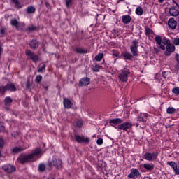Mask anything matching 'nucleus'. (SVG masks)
Here are the masks:
<instances>
[{
    "mask_svg": "<svg viewBox=\"0 0 179 179\" xmlns=\"http://www.w3.org/2000/svg\"><path fill=\"white\" fill-rule=\"evenodd\" d=\"M40 153H41V150L40 148L35 149L31 154L24 155H20L17 158V161L22 164H24V163H28V162H31L34 157H37L40 156Z\"/></svg>",
    "mask_w": 179,
    "mask_h": 179,
    "instance_id": "f257e3e1",
    "label": "nucleus"
},
{
    "mask_svg": "<svg viewBox=\"0 0 179 179\" xmlns=\"http://www.w3.org/2000/svg\"><path fill=\"white\" fill-rule=\"evenodd\" d=\"M49 167H55L57 170L62 169V160L58 157L53 156L52 161L48 162Z\"/></svg>",
    "mask_w": 179,
    "mask_h": 179,
    "instance_id": "f03ea898",
    "label": "nucleus"
},
{
    "mask_svg": "<svg viewBox=\"0 0 179 179\" xmlns=\"http://www.w3.org/2000/svg\"><path fill=\"white\" fill-rule=\"evenodd\" d=\"M158 156L159 152H145L143 155V159H145V160H148V162H154V160L157 159Z\"/></svg>",
    "mask_w": 179,
    "mask_h": 179,
    "instance_id": "7ed1b4c3",
    "label": "nucleus"
},
{
    "mask_svg": "<svg viewBox=\"0 0 179 179\" xmlns=\"http://www.w3.org/2000/svg\"><path fill=\"white\" fill-rule=\"evenodd\" d=\"M138 44H139V41L138 39L134 40L130 47L131 52L134 57H138Z\"/></svg>",
    "mask_w": 179,
    "mask_h": 179,
    "instance_id": "20e7f679",
    "label": "nucleus"
},
{
    "mask_svg": "<svg viewBox=\"0 0 179 179\" xmlns=\"http://www.w3.org/2000/svg\"><path fill=\"white\" fill-rule=\"evenodd\" d=\"M25 54L28 57V59H31L33 62H37V61H38V55H35L34 52L31 50H27Z\"/></svg>",
    "mask_w": 179,
    "mask_h": 179,
    "instance_id": "39448f33",
    "label": "nucleus"
},
{
    "mask_svg": "<svg viewBox=\"0 0 179 179\" xmlns=\"http://www.w3.org/2000/svg\"><path fill=\"white\" fill-rule=\"evenodd\" d=\"M129 70H122V72L119 73V79L122 80V82H127L128 80V75H129Z\"/></svg>",
    "mask_w": 179,
    "mask_h": 179,
    "instance_id": "423d86ee",
    "label": "nucleus"
},
{
    "mask_svg": "<svg viewBox=\"0 0 179 179\" xmlns=\"http://www.w3.org/2000/svg\"><path fill=\"white\" fill-rule=\"evenodd\" d=\"M129 178L136 179L138 177H141V173L137 169L132 168L130 171V174L127 176Z\"/></svg>",
    "mask_w": 179,
    "mask_h": 179,
    "instance_id": "0eeeda50",
    "label": "nucleus"
},
{
    "mask_svg": "<svg viewBox=\"0 0 179 179\" xmlns=\"http://www.w3.org/2000/svg\"><path fill=\"white\" fill-rule=\"evenodd\" d=\"M10 24L11 26H13L14 27H16L17 30H24V24H19V22H17V20L16 19H12L10 20Z\"/></svg>",
    "mask_w": 179,
    "mask_h": 179,
    "instance_id": "6e6552de",
    "label": "nucleus"
},
{
    "mask_svg": "<svg viewBox=\"0 0 179 179\" xmlns=\"http://www.w3.org/2000/svg\"><path fill=\"white\" fill-rule=\"evenodd\" d=\"M131 128H132V123L129 122L122 123L117 126V129L121 131H128V129H131Z\"/></svg>",
    "mask_w": 179,
    "mask_h": 179,
    "instance_id": "1a4fd4ad",
    "label": "nucleus"
},
{
    "mask_svg": "<svg viewBox=\"0 0 179 179\" xmlns=\"http://www.w3.org/2000/svg\"><path fill=\"white\" fill-rule=\"evenodd\" d=\"M74 138L78 143H89V138L83 136L75 135Z\"/></svg>",
    "mask_w": 179,
    "mask_h": 179,
    "instance_id": "9d476101",
    "label": "nucleus"
},
{
    "mask_svg": "<svg viewBox=\"0 0 179 179\" xmlns=\"http://www.w3.org/2000/svg\"><path fill=\"white\" fill-rule=\"evenodd\" d=\"M174 51H176V46H174V44L173 43L168 44L166 45V50L165 51L164 54L165 55L169 57V55H170L171 52H174Z\"/></svg>",
    "mask_w": 179,
    "mask_h": 179,
    "instance_id": "9b49d317",
    "label": "nucleus"
},
{
    "mask_svg": "<svg viewBox=\"0 0 179 179\" xmlns=\"http://www.w3.org/2000/svg\"><path fill=\"white\" fill-rule=\"evenodd\" d=\"M90 83V78L87 77H84L80 80L78 86H80V87H82L83 86H87V85H89Z\"/></svg>",
    "mask_w": 179,
    "mask_h": 179,
    "instance_id": "f8f14e48",
    "label": "nucleus"
},
{
    "mask_svg": "<svg viewBox=\"0 0 179 179\" xmlns=\"http://www.w3.org/2000/svg\"><path fill=\"white\" fill-rule=\"evenodd\" d=\"M3 170H4L6 173H13V171L16 170V167L10 164H7L3 166Z\"/></svg>",
    "mask_w": 179,
    "mask_h": 179,
    "instance_id": "ddd939ff",
    "label": "nucleus"
},
{
    "mask_svg": "<svg viewBox=\"0 0 179 179\" xmlns=\"http://www.w3.org/2000/svg\"><path fill=\"white\" fill-rule=\"evenodd\" d=\"M168 26L172 30H174L177 27V22L174 18H170L168 21Z\"/></svg>",
    "mask_w": 179,
    "mask_h": 179,
    "instance_id": "4468645a",
    "label": "nucleus"
},
{
    "mask_svg": "<svg viewBox=\"0 0 179 179\" xmlns=\"http://www.w3.org/2000/svg\"><path fill=\"white\" fill-rule=\"evenodd\" d=\"M123 121L120 118L111 119L109 121V124H110L111 127H114V125H118V124H122Z\"/></svg>",
    "mask_w": 179,
    "mask_h": 179,
    "instance_id": "2eb2a0df",
    "label": "nucleus"
},
{
    "mask_svg": "<svg viewBox=\"0 0 179 179\" xmlns=\"http://www.w3.org/2000/svg\"><path fill=\"white\" fill-rule=\"evenodd\" d=\"M137 121H138V122H146V121H148V113H141Z\"/></svg>",
    "mask_w": 179,
    "mask_h": 179,
    "instance_id": "dca6fc26",
    "label": "nucleus"
},
{
    "mask_svg": "<svg viewBox=\"0 0 179 179\" xmlns=\"http://www.w3.org/2000/svg\"><path fill=\"white\" fill-rule=\"evenodd\" d=\"M169 15L173 17L178 16L179 11L176 8V7L172 6L171 8H169Z\"/></svg>",
    "mask_w": 179,
    "mask_h": 179,
    "instance_id": "f3484780",
    "label": "nucleus"
},
{
    "mask_svg": "<svg viewBox=\"0 0 179 179\" xmlns=\"http://www.w3.org/2000/svg\"><path fill=\"white\" fill-rule=\"evenodd\" d=\"M122 57L123 59H127L128 61H131V60H132V58H134V55H132L129 52H123L122 54Z\"/></svg>",
    "mask_w": 179,
    "mask_h": 179,
    "instance_id": "a211bd4d",
    "label": "nucleus"
},
{
    "mask_svg": "<svg viewBox=\"0 0 179 179\" xmlns=\"http://www.w3.org/2000/svg\"><path fill=\"white\" fill-rule=\"evenodd\" d=\"M63 104L64 106V107L66 108H71L73 106L72 102L71 101V100L68 99H64L63 101Z\"/></svg>",
    "mask_w": 179,
    "mask_h": 179,
    "instance_id": "6ab92c4d",
    "label": "nucleus"
},
{
    "mask_svg": "<svg viewBox=\"0 0 179 179\" xmlns=\"http://www.w3.org/2000/svg\"><path fill=\"white\" fill-rule=\"evenodd\" d=\"M7 87V90H9V92H16V87L15 86V84L13 83H8L6 85Z\"/></svg>",
    "mask_w": 179,
    "mask_h": 179,
    "instance_id": "aec40b11",
    "label": "nucleus"
},
{
    "mask_svg": "<svg viewBox=\"0 0 179 179\" xmlns=\"http://www.w3.org/2000/svg\"><path fill=\"white\" fill-rule=\"evenodd\" d=\"M143 167L144 169H145V170H148V171H152V170L155 169V164H153L152 163L144 164Z\"/></svg>",
    "mask_w": 179,
    "mask_h": 179,
    "instance_id": "412c9836",
    "label": "nucleus"
},
{
    "mask_svg": "<svg viewBox=\"0 0 179 179\" xmlns=\"http://www.w3.org/2000/svg\"><path fill=\"white\" fill-rule=\"evenodd\" d=\"M38 42L36 40L31 41L29 43V46L31 48H33V50H36V48H38Z\"/></svg>",
    "mask_w": 179,
    "mask_h": 179,
    "instance_id": "4be33fe9",
    "label": "nucleus"
},
{
    "mask_svg": "<svg viewBox=\"0 0 179 179\" xmlns=\"http://www.w3.org/2000/svg\"><path fill=\"white\" fill-rule=\"evenodd\" d=\"M122 22L124 24H128L131 22V16L126 15L122 16Z\"/></svg>",
    "mask_w": 179,
    "mask_h": 179,
    "instance_id": "5701e85b",
    "label": "nucleus"
},
{
    "mask_svg": "<svg viewBox=\"0 0 179 179\" xmlns=\"http://www.w3.org/2000/svg\"><path fill=\"white\" fill-rule=\"evenodd\" d=\"M13 101V100H12V98H10V96H7L4 99V104L7 107L10 106V104H12Z\"/></svg>",
    "mask_w": 179,
    "mask_h": 179,
    "instance_id": "b1692460",
    "label": "nucleus"
},
{
    "mask_svg": "<svg viewBox=\"0 0 179 179\" xmlns=\"http://www.w3.org/2000/svg\"><path fill=\"white\" fill-rule=\"evenodd\" d=\"M26 10H27V13L30 15V13H34V12H36V8H34V6H29L27 8Z\"/></svg>",
    "mask_w": 179,
    "mask_h": 179,
    "instance_id": "393cba45",
    "label": "nucleus"
},
{
    "mask_svg": "<svg viewBox=\"0 0 179 179\" xmlns=\"http://www.w3.org/2000/svg\"><path fill=\"white\" fill-rule=\"evenodd\" d=\"M136 15H138V16H142V15H143V10L142 9L141 7H138L136 9Z\"/></svg>",
    "mask_w": 179,
    "mask_h": 179,
    "instance_id": "a878e982",
    "label": "nucleus"
},
{
    "mask_svg": "<svg viewBox=\"0 0 179 179\" xmlns=\"http://www.w3.org/2000/svg\"><path fill=\"white\" fill-rule=\"evenodd\" d=\"M74 51H76V52H77L78 54H85L86 52L85 50H83L80 48H76L74 49Z\"/></svg>",
    "mask_w": 179,
    "mask_h": 179,
    "instance_id": "bb28decb",
    "label": "nucleus"
},
{
    "mask_svg": "<svg viewBox=\"0 0 179 179\" xmlns=\"http://www.w3.org/2000/svg\"><path fill=\"white\" fill-rule=\"evenodd\" d=\"M13 3H15V8H17L18 9H20L22 8V5L20 3H19L18 0H11Z\"/></svg>",
    "mask_w": 179,
    "mask_h": 179,
    "instance_id": "cd10ccee",
    "label": "nucleus"
},
{
    "mask_svg": "<svg viewBox=\"0 0 179 179\" xmlns=\"http://www.w3.org/2000/svg\"><path fill=\"white\" fill-rule=\"evenodd\" d=\"M104 55L103 53H99L96 56H95L96 61H101L103 59Z\"/></svg>",
    "mask_w": 179,
    "mask_h": 179,
    "instance_id": "c85d7f7f",
    "label": "nucleus"
},
{
    "mask_svg": "<svg viewBox=\"0 0 179 179\" xmlns=\"http://www.w3.org/2000/svg\"><path fill=\"white\" fill-rule=\"evenodd\" d=\"M166 113L168 114H174V113H176V108L173 107H169L166 110Z\"/></svg>",
    "mask_w": 179,
    "mask_h": 179,
    "instance_id": "c756f323",
    "label": "nucleus"
},
{
    "mask_svg": "<svg viewBox=\"0 0 179 179\" xmlns=\"http://www.w3.org/2000/svg\"><path fill=\"white\" fill-rule=\"evenodd\" d=\"M167 164H168V166H170L172 169H175V168H176L177 166H178L177 163H176V162H173V161H171V162H167Z\"/></svg>",
    "mask_w": 179,
    "mask_h": 179,
    "instance_id": "7c9ffc66",
    "label": "nucleus"
},
{
    "mask_svg": "<svg viewBox=\"0 0 179 179\" xmlns=\"http://www.w3.org/2000/svg\"><path fill=\"white\" fill-rule=\"evenodd\" d=\"M8 92L6 85L5 86H1L0 87V93H1V94H5V92Z\"/></svg>",
    "mask_w": 179,
    "mask_h": 179,
    "instance_id": "2f4dec72",
    "label": "nucleus"
},
{
    "mask_svg": "<svg viewBox=\"0 0 179 179\" xmlns=\"http://www.w3.org/2000/svg\"><path fill=\"white\" fill-rule=\"evenodd\" d=\"M22 150H23L22 148L15 147L13 148L12 152L13 153H19V152H22Z\"/></svg>",
    "mask_w": 179,
    "mask_h": 179,
    "instance_id": "473e14b6",
    "label": "nucleus"
},
{
    "mask_svg": "<svg viewBox=\"0 0 179 179\" xmlns=\"http://www.w3.org/2000/svg\"><path fill=\"white\" fill-rule=\"evenodd\" d=\"M100 69H101V66H100L98 64H96L93 68H92V71L93 72H99V71H100Z\"/></svg>",
    "mask_w": 179,
    "mask_h": 179,
    "instance_id": "72a5a7b5",
    "label": "nucleus"
},
{
    "mask_svg": "<svg viewBox=\"0 0 179 179\" xmlns=\"http://www.w3.org/2000/svg\"><path fill=\"white\" fill-rule=\"evenodd\" d=\"M172 92L173 93V94H176V96H178L179 95V87H176L173 88Z\"/></svg>",
    "mask_w": 179,
    "mask_h": 179,
    "instance_id": "f704fd0d",
    "label": "nucleus"
},
{
    "mask_svg": "<svg viewBox=\"0 0 179 179\" xmlns=\"http://www.w3.org/2000/svg\"><path fill=\"white\" fill-rule=\"evenodd\" d=\"M38 169L39 171H44L45 170V165H44V164H41L38 165Z\"/></svg>",
    "mask_w": 179,
    "mask_h": 179,
    "instance_id": "c9c22d12",
    "label": "nucleus"
},
{
    "mask_svg": "<svg viewBox=\"0 0 179 179\" xmlns=\"http://www.w3.org/2000/svg\"><path fill=\"white\" fill-rule=\"evenodd\" d=\"M43 79V76L38 75L35 79L36 83H40Z\"/></svg>",
    "mask_w": 179,
    "mask_h": 179,
    "instance_id": "e433bc0d",
    "label": "nucleus"
},
{
    "mask_svg": "<svg viewBox=\"0 0 179 179\" xmlns=\"http://www.w3.org/2000/svg\"><path fill=\"white\" fill-rule=\"evenodd\" d=\"M155 41H156L157 44L160 45V44H162V37H160L159 36H157L155 37Z\"/></svg>",
    "mask_w": 179,
    "mask_h": 179,
    "instance_id": "4c0bfd02",
    "label": "nucleus"
},
{
    "mask_svg": "<svg viewBox=\"0 0 179 179\" xmlns=\"http://www.w3.org/2000/svg\"><path fill=\"white\" fill-rule=\"evenodd\" d=\"M153 31H152V29L149 27H147L145 29V34L146 36H150V34H152Z\"/></svg>",
    "mask_w": 179,
    "mask_h": 179,
    "instance_id": "58836bf2",
    "label": "nucleus"
},
{
    "mask_svg": "<svg viewBox=\"0 0 179 179\" xmlns=\"http://www.w3.org/2000/svg\"><path fill=\"white\" fill-rule=\"evenodd\" d=\"M38 72H45V64H43L38 69Z\"/></svg>",
    "mask_w": 179,
    "mask_h": 179,
    "instance_id": "ea45409f",
    "label": "nucleus"
},
{
    "mask_svg": "<svg viewBox=\"0 0 179 179\" xmlns=\"http://www.w3.org/2000/svg\"><path fill=\"white\" fill-rule=\"evenodd\" d=\"M172 43L174 45H179V38H175L172 40Z\"/></svg>",
    "mask_w": 179,
    "mask_h": 179,
    "instance_id": "a19ab883",
    "label": "nucleus"
},
{
    "mask_svg": "<svg viewBox=\"0 0 179 179\" xmlns=\"http://www.w3.org/2000/svg\"><path fill=\"white\" fill-rule=\"evenodd\" d=\"M72 6V0H66V6L70 8Z\"/></svg>",
    "mask_w": 179,
    "mask_h": 179,
    "instance_id": "79ce46f5",
    "label": "nucleus"
},
{
    "mask_svg": "<svg viewBox=\"0 0 179 179\" xmlns=\"http://www.w3.org/2000/svg\"><path fill=\"white\" fill-rule=\"evenodd\" d=\"M5 146V142L2 138H0V149H2Z\"/></svg>",
    "mask_w": 179,
    "mask_h": 179,
    "instance_id": "37998d69",
    "label": "nucleus"
},
{
    "mask_svg": "<svg viewBox=\"0 0 179 179\" xmlns=\"http://www.w3.org/2000/svg\"><path fill=\"white\" fill-rule=\"evenodd\" d=\"M173 171L175 174H176L177 176H179V166L178 165L176 166V168H173Z\"/></svg>",
    "mask_w": 179,
    "mask_h": 179,
    "instance_id": "c03bdc74",
    "label": "nucleus"
},
{
    "mask_svg": "<svg viewBox=\"0 0 179 179\" xmlns=\"http://www.w3.org/2000/svg\"><path fill=\"white\" fill-rule=\"evenodd\" d=\"M28 31H34V30H37V27L32 26V27H29L27 29Z\"/></svg>",
    "mask_w": 179,
    "mask_h": 179,
    "instance_id": "a18cd8bd",
    "label": "nucleus"
},
{
    "mask_svg": "<svg viewBox=\"0 0 179 179\" xmlns=\"http://www.w3.org/2000/svg\"><path fill=\"white\" fill-rule=\"evenodd\" d=\"M83 124L82 122L80 120H78L76 122V127H77L78 128H80L82 127Z\"/></svg>",
    "mask_w": 179,
    "mask_h": 179,
    "instance_id": "49530a36",
    "label": "nucleus"
},
{
    "mask_svg": "<svg viewBox=\"0 0 179 179\" xmlns=\"http://www.w3.org/2000/svg\"><path fill=\"white\" fill-rule=\"evenodd\" d=\"M5 131V126L3 125V123L0 122V131Z\"/></svg>",
    "mask_w": 179,
    "mask_h": 179,
    "instance_id": "de8ad7c7",
    "label": "nucleus"
},
{
    "mask_svg": "<svg viewBox=\"0 0 179 179\" xmlns=\"http://www.w3.org/2000/svg\"><path fill=\"white\" fill-rule=\"evenodd\" d=\"M96 143L97 145H101L103 143V138H98L96 141Z\"/></svg>",
    "mask_w": 179,
    "mask_h": 179,
    "instance_id": "09e8293b",
    "label": "nucleus"
},
{
    "mask_svg": "<svg viewBox=\"0 0 179 179\" xmlns=\"http://www.w3.org/2000/svg\"><path fill=\"white\" fill-rule=\"evenodd\" d=\"M162 43L163 44H165V45L166 44V45H169V44H171L170 43V40H166V39L164 40Z\"/></svg>",
    "mask_w": 179,
    "mask_h": 179,
    "instance_id": "8fccbe9b",
    "label": "nucleus"
},
{
    "mask_svg": "<svg viewBox=\"0 0 179 179\" xmlns=\"http://www.w3.org/2000/svg\"><path fill=\"white\" fill-rule=\"evenodd\" d=\"M29 88H30V80H27L26 84V89H29Z\"/></svg>",
    "mask_w": 179,
    "mask_h": 179,
    "instance_id": "3c124183",
    "label": "nucleus"
},
{
    "mask_svg": "<svg viewBox=\"0 0 179 179\" xmlns=\"http://www.w3.org/2000/svg\"><path fill=\"white\" fill-rule=\"evenodd\" d=\"M175 59H176V62H178V64H179V54L176 55Z\"/></svg>",
    "mask_w": 179,
    "mask_h": 179,
    "instance_id": "603ef678",
    "label": "nucleus"
},
{
    "mask_svg": "<svg viewBox=\"0 0 179 179\" xmlns=\"http://www.w3.org/2000/svg\"><path fill=\"white\" fill-rule=\"evenodd\" d=\"M0 34H5V28L4 27L1 28Z\"/></svg>",
    "mask_w": 179,
    "mask_h": 179,
    "instance_id": "864d4df0",
    "label": "nucleus"
},
{
    "mask_svg": "<svg viewBox=\"0 0 179 179\" xmlns=\"http://www.w3.org/2000/svg\"><path fill=\"white\" fill-rule=\"evenodd\" d=\"M113 55L114 57H118L120 55V53H118V52L114 51L113 53Z\"/></svg>",
    "mask_w": 179,
    "mask_h": 179,
    "instance_id": "5fc2aeb1",
    "label": "nucleus"
},
{
    "mask_svg": "<svg viewBox=\"0 0 179 179\" xmlns=\"http://www.w3.org/2000/svg\"><path fill=\"white\" fill-rule=\"evenodd\" d=\"M159 48H161V50H166V46H164V45L160 44L159 45Z\"/></svg>",
    "mask_w": 179,
    "mask_h": 179,
    "instance_id": "6e6d98bb",
    "label": "nucleus"
},
{
    "mask_svg": "<svg viewBox=\"0 0 179 179\" xmlns=\"http://www.w3.org/2000/svg\"><path fill=\"white\" fill-rule=\"evenodd\" d=\"M173 3H175V5H176V6H178V8H179V5H178V3H177V2H176L174 0H173Z\"/></svg>",
    "mask_w": 179,
    "mask_h": 179,
    "instance_id": "4d7b16f0",
    "label": "nucleus"
},
{
    "mask_svg": "<svg viewBox=\"0 0 179 179\" xmlns=\"http://www.w3.org/2000/svg\"><path fill=\"white\" fill-rule=\"evenodd\" d=\"M45 6H46L47 8H49V6H50V3L46 2V3H45Z\"/></svg>",
    "mask_w": 179,
    "mask_h": 179,
    "instance_id": "13d9d810",
    "label": "nucleus"
},
{
    "mask_svg": "<svg viewBox=\"0 0 179 179\" xmlns=\"http://www.w3.org/2000/svg\"><path fill=\"white\" fill-rule=\"evenodd\" d=\"M158 2H159V3H163V2H164V0H158Z\"/></svg>",
    "mask_w": 179,
    "mask_h": 179,
    "instance_id": "bf43d9fd",
    "label": "nucleus"
},
{
    "mask_svg": "<svg viewBox=\"0 0 179 179\" xmlns=\"http://www.w3.org/2000/svg\"><path fill=\"white\" fill-rule=\"evenodd\" d=\"M93 177H92V178H97V175H96V174H94V173H93Z\"/></svg>",
    "mask_w": 179,
    "mask_h": 179,
    "instance_id": "052dcab7",
    "label": "nucleus"
},
{
    "mask_svg": "<svg viewBox=\"0 0 179 179\" xmlns=\"http://www.w3.org/2000/svg\"><path fill=\"white\" fill-rule=\"evenodd\" d=\"M178 30H179V24H178V27H177Z\"/></svg>",
    "mask_w": 179,
    "mask_h": 179,
    "instance_id": "680f3d73",
    "label": "nucleus"
},
{
    "mask_svg": "<svg viewBox=\"0 0 179 179\" xmlns=\"http://www.w3.org/2000/svg\"><path fill=\"white\" fill-rule=\"evenodd\" d=\"M1 156H2V154H1V151H0V157H1Z\"/></svg>",
    "mask_w": 179,
    "mask_h": 179,
    "instance_id": "e2e57ef3",
    "label": "nucleus"
},
{
    "mask_svg": "<svg viewBox=\"0 0 179 179\" xmlns=\"http://www.w3.org/2000/svg\"><path fill=\"white\" fill-rule=\"evenodd\" d=\"M115 128H117V127L115 126Z\"/></svg>",
    "mask_w": 179,
    "mask_h": 179,
    "instance_id": "0e129e2a",
    "label": "nucleus"
}]
</instances>
